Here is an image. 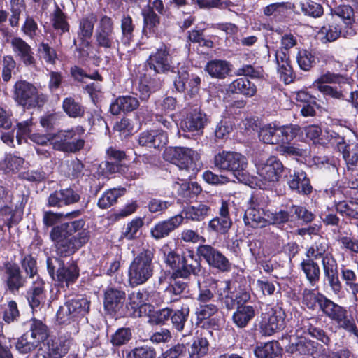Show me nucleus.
Masks as SVG:
<instances>
[{
	"instance_id": "5701e85b",
	"label": "nucleus",
	"mask_w": 358,
	"mask_h": 358,
	"mask_svg": "<svg viewBox=\"0 0 358 358\" xmlns=\"http://www.w3.org/2000/svg\"><path fill=\"white\" fill-rule=\"evenodd\" d=\"M206 124V115L201 109L194 108L187 114L180 124L184 132H189L192 136H201Z\"/></svg>"
},
{
	"instance_id": "13d9d810",
	"label": "nucleus",
	"mask_w": 358,
	"mask_h": 358,
	"mask_svg": "<svg viewBox=\"0 0 358 358\" xmlns=\"http://www.w3.org/2000/svg\"><path fill=\"white\" fill-rule=\"evenodd\" d=\"M232 224L231 219L215 216L208 222L207 230L210 234L225 235L229 232Z\"/></svg>"
},
{
	"instance_id": "603ef678",
	"label": "nucleus",
	"mask_w": 358,
	"mask_h": 358,
	"mask_svg": "<svg viewBox=\"0 0 358 358\" xmlns=\"http://www.w3.org/2000/svg\"><path fill=\"white\" fill-rule=\"evenodd\" d=\"M282 351V348L278 341H273L257 346L254 353L257 358H277Z\"/></svg>"
},
{
	"instance_id": "774afa93",
	"label": "nucleus",
	"mask_w": 358,
	"mask_h": 358,
	"mask_svg": "<svg viewBox=\"0 0 358 358\" xmlns=\"http://www.w3.org/2000/svg\"><path fill=\"white\" fill-rule=\"evenodd\" d=\"M154 347L148 345L137 346L127 352L125 358H156Z\"/></svg>"
},
{
	"instance_id": "aec40b11",
	"label": "nucleus",
	"mask_w": 358,
	"mask_h": 358,
	"mask_svg": "<svg viewBox=\"0 0 358 358\" xmlns=\"http://www.w3.org/2000/svg\"><path fill=\"white\" fill-rule=\"evenodd\" d=\"M3 282L6 289L11 294L18 293L27 282L20 266L13 262L6 261L3 263Z\"/></svg>"
},
{
	"instance_id": "c85d7f7f",
	"label": "nucleus",
	"mask_w": 358,
	"mask_h": 358,
	"mask_svg": "<svg viewBox=\"0 0 358 358\" xmlns=\"http://www.w3.org/2000/svg\"><path fill=\"white\" fill-rule=\"evenodd\" d=\"M182 219L181 216L176 215L166 220L157 222L150 229V236L156 241L168 237L182 224Z\"/></svg>"
},
{
	"instance_id": "052dcab7",
	"label": "nucleus",
	"mask_w": 358,
	"mask_h": 358,
	"mask_svg": "<svg viewBox=\"0 0 358 358\" xmlns=\"http://www.w3.org/2000/svg\"><path fill=\"white\" fill-rule=\"evenodd\" d=\"M105 265L101 266V274L108 277L116 276L122 266L121 255H106L103 257Z\"/></svg>"
},
{
	"instance_id": "c9c22d12",
	"label": "nucleus",
	"mask_w": 358,
	"mask_h": 358,
	"mask_svg": "<svg viewBox=\"0 0 358 358\" xmlns=\"http://www.w3.org/2000/svg\"><path fill=\"white\" fill-rule=\"evenodd\" d=\"M257 313L255 306H238L232 315V322L237 328L244 329L255 318Z\"/></svg>"
},
{
	"instance_id": "37998d69",
	"label": "nucleus",
	"mask_w": 358,
	"mask_h": 358,
	"mask_svg": "<svg viewBox=\"0 0 358 358\" xmlns=\"http://www.w3.org/2000/svg\"><path fill=\"white\" fill-rule=\"evenodd\" d=\"M219 310L218 307L214 303H200L196 311L197 322L201 324L202 327L210 328L215 325V320L210 318Z\"/></svg>"
},
{
	"instance_id": "4c0bfd02",
	"label": "nucleus",
	"mask_w": 358,
	"mask_h": 358,
	"mask_svg": "<svg viewBox=\"0 0 358 358\" xmlns=\"http://www.w3.org/2000/svg\"><path fill=\"white\" fill-rule=\"evenodd\" d=\"M141 15L143 17V34L147 36L156 34L161 23L160 15L151 8H145L141 10Z\"/></svg>"
},
{
	"instance_id": "864d4df0",
	"label": "nucleus",
	"mask_w": 358,
	"mask_h": 358,
	"mask_svg": "<svg viewBox=\"0 0 358 358\" xmlns=\"http://www.w3.org/2000/svg\"><path fill=\"white\" fill-rule=\"evenodd\" d=\"M341 152L346 164L345 171L358 169V143L344 145Z\"/></svg>"
},
{
	"instance_id": "f257e3e1",
	"label": "nucleus",
	"mask_w": 358,
	"mask_h": 358,
	"mask_svg": "<svg viewBox=\"0 0 358 358\" xmlns=\"http://www.w3.org/2000/svg\"><path fill=\"white\" fill-rule=\"evenodd\" d=\"M83 218L61 223L53 227L50 238L53 243L56 257H69L76 253L90 239V231L85 228Z\"/></svg>"
},
{
	"instance_id": "58836bf2",
	"label": "nucleus",
	"mask_w": 358,
	"mask_h": 358,
	"mask_svg": "<svg viewBox=\"0 0 358 358\" xmlns=\"http://www.w3.org/2000/svg\"><path fill=\"white\" fill-rule=\"evenodd\" d=\"M343 27L337 23L336 21H333L330 23L324 24L320 29L319 34L323 36L321 38L322 43H331L336 41L340 37L345 38H350L354 36L352 34L345 35Z\"/></svg>"
},
{
	"instance_id": "4be33fe9",
	"label": "nucleus",
	"mask_w": 358,
	"mask_h": 358,
	"mask_svg": "<svg viewBox=\"0 0 358 358\" xmlns=\"http://www.w3.org/2000/svg\"><path fill=\"white\" fill-rule=\"evenodd\" d=\"M324 281L327 284L330 290L336 296L343 293V285L339 278L340 267L336 257L323 261L322 264Z\"/></svg>"
},
{
	"instance_id": "5fc2aeb1",
	"label": "nucleus",
	"mask_w": 358,
	"mask_h": 358,
	"mask_svg": "<svg viewBox=\"0 0 358 358\" xmlns=\"http://www.w3.org/2000/svg\"><path fill=\"white\" fill-rule=\"evenodd\" d=\"M126 192L124 187L112 188L105 191L97 202V206L102 210L109 208L117 202L120 197L123 196Z\"/></svg>"
},
{
	"instance_id": "79ce46f5",
	"label": "nucleus",
	"mask_w": 358,
	"mask_h": 358,
	"mask_svg": "<svg viewBox=\"0 0 358 358\" xmlns=\"http://www.w3.org/2000/svg\"><path fill=\"white\" fill-rule=\"evenodd\" d=\"M28 323L29 329L26 332H28L30 338L35 340L38 345L48 339L49 328L41 320L32 317L28 321Z\"/></svg>"
},
{
	"instance_id": "9b49d317",
	"label": "nucleus",
	"mask_w": 358,
	"mask_h": 358,
	"mask_svg": "<svg viewBox=\"0 0 358 358\" xmlns=\"http://www.w3.org/2000/svg\"><path fill=\"white\" fill-rule=\"evenodd\" d=\"M173 64V58L170 48L162 43L156 50L150 53L143 64V71L154 77L164 78L162 75L169 72L176 73Z\"/></svg>"
},
{
	"instance_id": "de8ad7c7",
	"label": "nucleus",
	"mask_w": 358,
	"mask_h": 358,
	"mask_svg": "<svg viewBox=\"0 0 358 358\" xmlns=\"http://www.w3.org/2000/svg\"><path fill=\"white\" fill-rule=\"evenodd\" d=\"M136 24L133 17L128 13L123 14L120 20L121 42L126 46H129L134 41Z\"/></svg>"
},
{
	"instance_id": "9d476101",
	"label": "nucleus",
	"mask_w": 358,
	"mask_h": 358,
	"mask_svg": "<svg viewBox=\"0 0 358 358\" xmlns=\"http://www.w3.org/2000/svg\"><path fill=\"white\" fill-rule=\"evenodd\" d=\"M320 311L334 322L339 329L353 335L358 340V327L347 307L341 306L327 297Z\"/></svg>"
},
{
	"instance_id": "473e14b6",
	"label": "nucleus",
	"mask_w": 358,
	"mask_h": 358,
	"mask_svg": "<svg viewBox=\"0 0 358 358\" xmlns=\"http://www.w3.org/2000/svg\"><path fill=\"white\" fill-rule=\"evenodd\" d=\"M227 91L231 94H241L245 98H252L257 94V87L248 78L240 77L228 85Z\"/></svg>"
},
{
	"instance_id": "680f3d73",
	"label": "nucleus",
	"mask_w": 358,
	"mask_h": 358,
	"mask_svg": "<svg viewBox=\"0 0 358 358\" xmlns=\"http://www.w3.org/2000/svg\"><path fill=\"white\" fill-rule=\"evenodd\" d=\"M2 320L7 324L17 322L20 320L21 314L18 305L15 300H10L2 307Z\"/></svg>"
},
{
	"instance_id": "bb28decb",
	"label": "nucleus",
	"mask_w": 358,
	"mask_h": 358,
	"mask_svg": "<svg viewBox=\"0 0 358 358\" xmlns=\"http://www.w3.org/2000/svg\"><path fill=\"white\" fill-rule=\"evenodd\" d=\"M138 142L142 147L160 150L168 143V134L162 129L145 130L139 134Z\"/></svg>"
},
{
	"instance_id": "0e129e2a",
	"label": "nucleus",
	"mask_w": 358,
	"mask_h": 358,
	"mask_svg": "<svg viewBox=\"0 0 358 358\" xmlns=\"http://www.w3.org/2000/svg\"><path fill=\"white\" fill-rule=\"evenodd\" d=\"M62 108L69 117H82L85 114V108L71 96L66 97L63 100Z\"/></svg>"
},
{
	"instance_id": "a18cd8bd",
	"label": "nucleus",
	"mask_w": 358,
	"mask_h": 358,
	"mask_svg": "<svg viewBox=\"0 0 358 358\" xmlns=\"http://www.w3.org/2000/svg\"><path fill=\"white\" fill-rule=\"evenodd\" d=\"M127 306L128 317H138L141 316L142 309L146 306L143 292L141 290L132 292L127 295Z\"/></svg>"
},
{
	"instance_id": "6e6552de",
	"label": "nucleus",
	"mask_w": 358,
	"mask_h": 358,
	"mask_svg": "<svg viewBox=\"0 0 358 358\" xmlns=\"http://www.w3.org/2000/svg\"><path fill=\"white\" fill-rule=\"evenodd\" d=\"M13 99L17 106L24 109L41 108L48 102L47 94L39 92L31 83L20 80L15 83L13 87Z\"/></svg>"
},
{
	"instance_id": "a878e982",
	"label": "nucleus",
	"mask_w": 358,
	"mask_h": 358,
	"mask_svg": "<svg viewBox=\"0 0 358 358\" xmlns=\"http://www.w3.org/2000/svg\"><path fill=\"white\" fill-rule=\"evenodd\" d=\"M164 78L152 76V74L144 71L141 74L138 85V94L142 101H146L151 94L162 88Z\"/></svg>"
},
{
	"instance_id": "7c9ffc66",
	"label": "nucleus",
	"mask_w": 358,
	"mask_h": 358,
	"mask_svg": "<svg viewBox=\"0 0 358 358\" xmlns=\"http://www.w3.org/2000/svg\"><path fill=\"white\" fill-rule=\"evenodd\" d=\"M212 214V209L209 205L199 203L196 206H185L180 213L177 214L182 217V224L185 221L201 222Z\"/></svg>"
},
{
	"instance_id": "bf43d9fd",
	"label": "nucleus",
	"mask_w": 358,
	"mask_h": 358,
	"mask_svg": "<svg viewBox=\"0 0 358 358\" xmlns=\"http://www.w3.org/2000/svg\"><path fill=\"white\" fill-rule=\"evenodd\" d=\"M230 281L224 282V287L217 292V301L221 303L223 308L228 310H233L236 307L234 294L231 291Z\"/></svg>"
},
{
	"instance_id": "f8f14e48",
	"label": "nucleus",
	"mask_w": 358,
	"mask_h": 358,
	"mask_svg": "<svg viewBox=\"0 0 358 358\" xmlns=\"http://www.w3.org/2000/svg\"><path fill=\"white\" fill-rule=\"evenodd\" d=\"M95 43L99 48L120 50L121 40L117 37L114 21L111 17L102 15L99 21L94 34Z\"/></svg>"
},
{
	"instance_id": "49530a36",
	"label": "nucleus",
	"mask_w": 358,
	"mask_h": 358,
	"mask_svg": "<svg viewBox=\"0 0 358 358\" xmlns=\"http://www.w3.org/2000/svg\"><path fill=\"white\" fill-rule=\"evenodd\" d=\"M66 306H68L69 312L71 315L74 320L80 317H84L90 308V301L82 296H77L72 299L66 302Z\"/></svg>"
},
{
	"instance_id": "20e7f679",
	"label": "nucleus",
	"mask_w": 358,
	"mask_h": 358,
	"mask_svg": "<svg viewBox=\"0 0 358 358\" xmlns=\"http://www.w3.org/2000/svg\"><path fill=\"white\" fill-rule=\"evenodd\" d=\"M165 262L172 268L175 277L187 279L192 275H199L201 270L200 259L190 248L170 250Z\"/></svg>"
},
{
	"instance_id": "cd10ccee",
	"label": "nucleus",
	"mask_w": 358,
	"mask_h": 358,
	"mask_svg": "<svg viewBox=\"0 0 358 358\" xmlns=\"http://www.w3.org/2000/svg\"><path fill=\"white\" fill-rule=\"evenodd\" d=\"M11 48L15 57L27 67H36V59L31 45L20 37L12 38Z\"/></svg>"
},
{
	"instance_id": "6ab92c4d",
	"label": "nucleus",
	"mask_w": 358,
	"mask_h": 358,
	"mask_svg": "<svg viewBox=\"0 0 358 358\" xmlns=\"http://www.w3.org/2000/svg\"><path fill=\"white\" fill-rule=\"evenodd\" d=\"M286 351L301 358H321L325 348L317 341L303 337L287 345Z\"/></svg>"
},
{
	"instance_id": "c03bdc74",
	"label": "nucleus",
	"mask_w": 358,
	"mask_h": 358,
	"mask_svg": "<svg viewBox=\"0 0 358 358\" xmlns=\"http://www.w3.org/2000/svg\"><path fill=\"white\" fill-rule=\"evenodd\" d=\"M189 313L190 308L187 303H182L178 307H172L171 322L173 329H176L178 332H182L189 317Z\"/></svg>"
},
{
	"instance_id": "a19ab883",
	"label": "nucleus",
	"mask_w": 358,
	"mask_h": 358,
	"mask_svg": "<svg viewBox=\"0 0 358 358\" xmlns=\"http://www.w3.org/2000/svg\"><path fill=\"white\" fill-rule=\"evenodd\" d=\"M96 21V15L93 12L83 16L78 20L77 38L91 41Z\"/></svg>"
},
{
	"instance_id": "2f4dec72",
	"label": "nucleus",
	"mask_w": 358,
	"mask_h": 358,
	"mask_svg": "<svg viewBox=\"0 0 358 358\" xmlns=\"http://www.w3.org/2000/svg\"><path fill=\"white\" fill-rule=\"evenodd\" d=\"M139 105L136 97L131 95H122L111 102L109 110L112 115H118L121 113L125 114L133 112L139 107Z\"/></svg>"
},
{
	"instance_id": "69168bd1",
	"label": "nucleus",
	"mask_w": 358,
	"mask_h": 358,
	"mask_svg": "<svg viewBox=\"0 0 358 358\" xmlns=\"http://www.w3.org/2000/svg\"><path fill=\"white\" fill-rule=\"evenodd\" d=\"M209 343L205 337H196L191 345L189 350V358H201L207 355Z\"/></svg>"
},
{
	"instance_id": "8fccbe9b",
	"label": "nucleus",
	"mask_w": 358,
	"mask_h": 358,
	"mask_svg": "<svg viewBox=\"0 0 358 358\" xmlns=\"http://www.w3.org/2000/svg\"><path fill=\"white\" fill-rule=\"evenodd\" d=\"M201 192L202 187L196 182H185L180 184L178 194L183 202L192 203Z\"/></svg>"
},
{
	"instance_id": "423d86ee",
	"label": "nucleus",
	"mask_w": 358,
	"mask_h": 358,
	"mask_svg": "<svg viewBox=\"0 0 358 358\" xmlns=\"http://www.w3.org/2000/svg\"><path fill=\"white\" fill-rule=\"evenodd\" d=\"M213 162L214 168L221 173H229L241 182L246 183L250 180L248 159L239 152L220 151L215 155Z\"/></svg>"
},
{
	"instance_id": "338daca9",
	"label": "nucleus",
	"mask_w": 358,
	"mask_h": 358,
	"mask_svg": "<svg viewBox=\"0 0 358 358\" xmlns=\"http://www.w3.org/2000/svg\"><path fill=\"white\" fill-rule=\"evenodd\" d=\"M236 76L245 77L250 80H262L264 78V70L262 66H254L251 64H243L236 70Z\"/></svg>"
},
{
	"instance_id": "dca6fc26",
	"label": "nucleus",
	"mask_w": 358,
	"mask_h": 358,
	"mask_svg": "<svg viewBox=\"0 0 358 358\" xmlns=\"http://www.w3.org/2000/svg\"><path fill=\"white\" fill-rule=\"evenodd\" d=\"M283 178L289 189L294 194L306 196L313 192L310 177L303 169H288Z\"/></svg>"
},
{
	"instance_id": "2eb2a0df",
	"label": "nucleus",
	"mask_w": 358,
	"mask_h": 358,
	"mask_svg": "<svg viewBox=\"0 0 358 358\" xmlns=\"http://www.w3.org/2000/svg\"><path fill=\"white\" fill-rule=\"evenodd\" d=\"M201 78L194 73H191L187 66L178 69L173 80V90L180 94H187L190 98L199 95L201 90Z\"/></svg>"
},
{
	"instance_id": "e2e57ef3",
	"label": "nucleus",
	"mask_w": 358,
	"mask_h": 358,
	"mask_svg": "<svg viewBox=\"0 0 358 358\" xmlns=\"http://www.w3.org/2000/svg\"><path fill=\"white\" fill-rule=\"evenodd\" d=\"M341 278L352 293L358 288V268L354 270L342 264L340 267Z\"/></svg>"
},
{
	"instance_id": "f3484780",
	"label": "nucleus",
	"mask_w": 358,
	"mask_h": 358,
	"mask_svg": "<svg viewBox=\"0 0 358 358\" xmlns=\"http://www.w3.org/2000/svg\"><path fill=\"white\" fill-rule=\"evenodd\" d=\"M197 152L192 148L187 147H169L163 153L164 159L176 165L180 171L189 173L194 169V158Z\"/></svg>"
},
{
	"instance_id": "b1692460",
	"label": "nucleus",
	"mask_w": 358,
	"mask_h": 358,
	"mask_svg": "<svg viewBox=\"0 0 358 358\" xmlns=\"http://www.w3.org/2000/svg\"><path fill=\"white\" fill-rule=\"evenodd\" d=\"M331 14L340 19L337 23L343 27L345 35L357 34V23L355 20L354 8L351 6L346 4L336 6L331 8Z\"/></svg>"
},
{
	"instance_id": "c756f323",
	"label": "nucleus",
	"mask_w": 358,
	"mask_h": 358,
	"mask_svg": "<svg viewBox=\"0 0 358 358\" xmlns=\"http://www.w3.org/2000/svg\"><path fill=\"white\" fill-rule=\"evenodd\" d=\"M45 282L39 276L27 291L26 299L32 312L37 311L45 302L46 297Z\"/></svg>"
},
{
	"instance_id": "e433bc0d",
	"label": "nucleus",
	"mask_w": 358,
	"mask_h": 358,
	"mask_svg": "<svg viewBox=\"0 0 358 358\" xmlns=\"http://www.w3.org/2000/svg\"><path fill=\"white\" fill-rule=\"evenodd\" d=\"M299 268L305 275L306 280L311 286L316 285L320 280L321 271L319 264L313 258L303 259Z\"/></svg>"
},
{
	"instance_id": "7ed1b4c3",
	"label": "nucleus",
	"mask_w": 358,
	"mask_h": 358,
	"mask_svg": "<svg viewBox=\"0 0 358 358\" xmlns=\"http://www.w3.org/2000/svg\"><path fill=\"white\" fill-rule=\"evenodd\" d=\"M155 249L147 246L141 248L134 255L127 272V281L131 288L146 283L154 274Z\"/></svg>"
},
{
	"instance_id": "3c124183",
	"label": "nucleus",
	"mask_w": 358,
	"mask_h": 358,
	"mask_svg": "<svg viewBox=\"0 0 358 358\" xmlns=\"http://www.w3.org/2000/svg\"><path fill=\"white\" fill-rule=\"evenodd\" d=\"M143 225L144 221L143 217H136L133 218L122 228L120 240H136L140 236V230L143 227Z\"/></svg>"
},
{
	"instance_id": "1a4fd4ad",
	"label": "nucleus",
	"mask_w": 358,
	"mask_h": 358,
	"mask_svg": "<svg viewBox=\"0 0 358 358\" xmlns=\"http://www.w3.org/2000/svg\"><path fill=\"white\" fill-rule=\"evenodd\" d=\"M127 294L122 286L109 285L103 294L105 314L115 320L128 317Z\"/></svg>"
},
{
	"instance_id": "f03ea898",
	"label": "nucleus",
	"mask_w": 358,
	"mask_h": 358,
	"mask_svg": "<svg viewBox=\"0 0 358 358\" xmlns=\"http://www.w3.org/2000/svg\"><path fill=\"white\" fill-rule=\"evenodd\" d=\"M267 217L269 224L281 229L285 225L292 228L308 225L315 219V215L310 210L292 201L282 204L279 210L268 213Z\"/></svg>"
},
{
	"instance_id": "f704fd0d",
	"label": "nucleus",
	"mask_w": 358,
	"mask_h": 358,
	"mask_svg": "<svg viewBox=\"0 0 358 358\" xmlns=\"http://www.w3.org/2000/svg\"><path fill=\"white\" fill-rule=\"evenodd\" d=\"M306 257H310L315 260L321 259V263L324 260H330L335 257L330 251V246L328 241L320 238L307 248Z\"/></svg>"
},
{
	"instance_id": "ddd939ff",
	"label": "nucleus",
	"mask_w": 358,
	"mask_h": 358,
	"mask_svg": "<svg viewBox=\"0 0 358 358\" xmlns=\"http://www.w3.org/2000/svg\"><path fill=\"white\" fill-rule=\"evenodd\" d=\"M286 313L282 306L277 303L262 313L259 322V331L263 336H271L282 331L286 325Z\"/></svg>"
},
{
	"instance_id": "ea45409f",
	"label": "nucleus",
	"mask_w": 358,
	"mask_h": 358,
	"mask_svg": "<svg viewBox=\"0 0 358 358\" xmlns=\"http://www.w3.org/2000/svg\"><path fill=\"white\" fill-rule=\"evenodd\" d=\"M271 212H266L265 210H259L256 208H248L245 212L243 221L246 226L256 229L266 226L269 224L268 214Z\"/></svg>"
},
{
	"instance_id": "0eeeda50",
	"label": "nucleus",
	"mask_w": 358,
	"mask_h": 358,
	"mask_svg": "<svg viewBox=\"0 0 358 358\" xmlns=\"http://www.w3.org/2000/svg\"><path fill=\"white\" fill-rule=\"evenodd\" d=\"M85 129L81 125H76L68 129H60L55 133L52 143L53 150L64 154H77L85 146Z\"/></svg>"
},
{
	"instance_id": "4d7b16f0",
	"label": "nucleus",
	"mask_w": 358,
	"mask_h": 358,
	"mask_svg": "<svg viewBox=\"0 0 358 358\" xmlns=\"http://www.w3.org/2000/svg\"><path fill=\"white\" fill-rule=\"evenodd\" d=\"M296 60L300 69L304 71H310L318 62L315 52L306 48L299 49Z\"/></svg>"
},
{
	"instance_id": "a211bd4d",
	"label": "nucleus",
	"mask_w": 358,
	"mask_h": 358,
	"mask_svg": "<svg viewBox=\"0 0 358 358\" xmlns=\"http://www.w3.org/2000/svg\"><path fill=\"white\" fill-rule=\"evenodd\" d=\"M296 331L310 336L311 338L321 342L324 345L329 346L331 339L329 335L323 329L321 318L317 316L303 317L297 324Z\"/></svg>"
},
{
	"instance_id": "393cba45",
	"label": "nucleus",
	"mask_w": 358,
	"mask_h": 358,
	"mask_svg": "<svg viewBox=\"0 0 358 358\" xmlns=\"http://www.w3.org/2000/svg\"><path fill=\"white\" fill-rule=\"evenodd\" d=\"M296 6L294 3L275 2L270 3L262 8L264 16L269 19L271 22L281 23L286 21L289 16V11H294Z\"/></svg>"
},
{
	"instance_id": "4468645a",
	"label": "nucleus",
	"mask_w": 358,
	"mask_h": 358,
	"mask_svg": "<svg viewBox=\"0 0 358 358\" xmlns=\"http://www.w3.org/2000/svg\"><path fill=\"white\" fill-rule=\"evenodd\" d=\"M196 255L200 261H204L210 269L218 273H229L232 264L218 248L210 244H200L196 248Z\"/></svg>"
},
{
	"instance_id": "412c9836",
	"label": "nucleus",
	"mask_w": 358,
	"mask_h": 358,
	"mask_svg": "<svg viewBox=\"0 0 358 358\" xmlns=\"http://www.w3.org/2000/svg\"><path fill=\"white\" fill-rule=\"evenodd\" d=\"M288 169L278 157L271 155L265 162L259 164L257 173L265 182L276 183Z\"/></svg>"
},
{
	"instance_id": "6e6d98bb",
	"label": "nucleus",
	"mask_w": 358,
	"mask_h": 358,
	"mask_svg": "<svg viewBox=\"0 0 358 358\" xmlns=\"http://www.w3.org/2000/svg\"><path fill=\"white\" fill-rule=\"evenodd\" d=\"M50 22L52 28L59 31L60 34L67 33L70 30L68 15L62 11L57 3H55V10L51 14Z\"/></svg>"
},
{
	"instance_id": "09e8293b",
	"label": "nucleus",
	"mask_w": 358,
	"mask_h": 358,
	"mask_svg": "<svg viewBox=\"0 0 358 358\" xmlns=\"http://www.w3.org/2000/svg\"><path fill=\"white\" fill-rule=\"evenodd\" d=\"M327 296L324 294L317 292H315L313 289L306 288L302 293V303L308 309L315 310L317 308V305L321 310Z\"/></svg>"
},
{
	"instance_id": "39448f33",
	"label": "nucleus",
	"mask_w": 358,
	"mask_h": 358,
	"mask_svg": "<svg viewBox=\"0 0 358 358\" xmlns=\"http://www.w3.org/2000/svg\"><path fill=\"white\" fill-rule=\"evenodd\" d=\"M47 271L55 285L69 288L74 285L80 274V267L76 259H71L65 263L59 257H48L46 259Z\"/></svg>"
},
{
	"instance_id": "72a5a7b5",
	"label": "nucleus",
	"mask_w": 358,
	"mask_h": 358,
	"mask_svg": "<svg viewBox=\"0 0 358 358\" xmlns=\"http://www.w3.org/2000/svg\"><path fill=\"white\" fill-rule=\"evenodd\" d=\"M204 71L212 78L219 80L226 78L231 71L230 62L215 59L207 62Z\"/></svg>"
}]
</instances>
